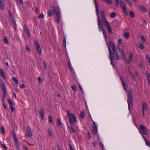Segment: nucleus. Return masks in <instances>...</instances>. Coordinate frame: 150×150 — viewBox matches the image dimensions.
<instances>
[{
	"label": "nucleus",
	"mask_w": 150,
	"mask_h": 150,
	"mask_svg": "<svg viewBox=\"0 0 150 150\" xmlns=\"http://www.w3.org/2000/svg\"><path fill=\"white\" fill-rule=\"evenodd\" d=\"M25 49L26 50V51L28 52H29L30 51V50L28 46H26L25 47Z\"/></svg>",
	"instance_id": "obj_64"
},
{
	"label": "nucleus",
	"mask_w": 150,
	"mask_h": 150,
	"mask_svg": "<svg viewBox=\"0 0 150 150\" xmlns=\"http://www.w3.org/2000/svg\"><path fill=\"white\" fill-rule=\"evenodd\" d=\"M3 107H4V108L5 109H7V107H6V104L5 103H3Z\"/></svg>",
	"instance_id": "obj_63"
},
{
	"label": "nucleus",
	"mask_w": 150,
	"mask_h": 150,
	"mask_svg": "<svg viewBox=\"0 0 150 150\" xmlns=\"http://www.w3.org/2000/svg\"><path fill=\"white\" fill-rule=\"evenodd\" d=\"M10 109H11L12 112H13L15 110V108L12 106H10Z\"/></svg>",
	"instance_id": "obj_58"
},
{
	"label": "nucleus",
	"mask_w": 150,
	"mask_h": 150,
	"mask_svg": "<svg viewBox=\"0 0 150 150\" xmlns=\"http://www.w3.org/2000/svg\"><path fill=\"white\" fill-rule=\"evenodd\" d=\"M44 18V16L43 13H41L38 16V18Z\"/></svg>",
	"instance_id": "obj_46"
},
{
	"label": "nucleus",
	"mask_w": 150,
	"mask_h": 150,
	"mask_svg": "<svg viewBox=\"0 0 150 150\" xmlns=\"http://www.w3.org/2000/svg\"><path fill=\"white\" fill-rule=\"evenodd\" d=\"M53 12L56 13L55 19L57 23H58L60 20V9L58 6H52Z\"/></svg>",
	"instance_id": "obj_3"
},
{
	"label": "nucleus",
	"mask_w": 150,
	"mask_h": 150,
	"mask_svg": "<svg viewBox=\"0 0 150 150\" xmlns=\"http://www.w3.org/2000/svg\"><path fill=\"white\" fill-rule=\"evenodd\" d=\"M15 143L14 145L16 146L17 150H19V144L18 142V140H14Z\"/></svg>",
	"instance_id": "obj_23"
},
{
	"label": "nucleus",
	"mask_w": 150,
	"mask_h": 150,
	"mask_svg": "<svg viewBox=\"0 0 150 150\" xmlns=\"http://www.w3.org/2000/svg\"><path fill=\"white\" fill-rule=\"evenodd\" d=\"M23 28L25 32L29 30L26 25H24L23 26Z\"/></svg>",
	"instance_id": "obj_33"
},
{
	"label": "nucleus",
	"mask_w": 150,
	"mask_h": 150,
	"mask_svg": "<svg viewBox=\"0 0 150 150\" xmlns=\"http://www.w3.org/2000/svg\"><path fill=\"white\" fill-rule=\"evenodd\" d=\"M120 5L122 8V11L126 15H127V11L126 9L125 4L122 1H120Z\"/></svg>",
	"instance_id": "obj_11"
},
{
	"label": "nucleus",
	"mask_w": 150,
	"mask_h": 150,
	"mask_svg": "<svg viewBox=\"0 0 150 150\" xmlns=\"http://www.w3.org/2000/svg\"><path fill=\"white\" fill-rule=\"evenodd\" d=\"M0 129L1 132L3 134H4L5 133V129L4 127L2 126L1 127Z\"/></svg>",
	"instance_id": "obj_30"
},
{
	"label": "nucleus",
	"mask_w": 150,
	"mask_h": 150,
	"mask_svg": "<svg viewBox=\"0 0 150 150\" xmlns=\"http://www.w3.org/2000/svg\"><path fill=\"white\" fill-rule=\"evenodd\" d=\"M119 45L117 46V52H119L120 50H123L122 49H120V44H118Z\"/></svg>",
	"instance_id": "obj_50"
},
{
	"label": "nucleus",
	"mask_w": 150,
	"mask_h": 150,
	"mask_svg": "<svg viewBox=\"0 0 150 150\" xmlns=\"http://www.w3.org/2000/svg\"><path fill=\"white\" fill-rule=\"evenodd\" d=\"M133 58V55L132 53H130L129 54V59L128 61V63H129L131 61H132V59Z\"/></svg>",
	"instance_id": "obj_24"
},
{
	"label": "nucleus",
	"mask_w": 150,
	"mask_h": 150,
	"mask_svg": "<svg viewBox=\"0 0 150 150\" xmlns=\"http://www.w3.org/2000/svg\"><path fill=\"white\" fill-rule=\"evenodd\" d=\"M12 135L14 140H17V139L16 136V134L14 132H13V133Z\"/></svg>",
	"instance_id": "obj_45"
},
{
	"label": "nucleus",
	"mask_w": 150,
	"mask_h": 150,
	"mask_svg": "<svg viewBox=\"0 0 150 150\" xmlns=\"http://www.w3.org/2000/svg\"><path fill=\"white\" fill-rule=\"evenodd\" d=\"M125 56V53L123 50H120L119 52H116L115 57L117 60L124 59Z\"/></svg>",
	"instance_id": "obj_7"
},
{
	"label": "nucleus",
	"mask_w": 150,
	"mask_h": 150,
	"mask_svg": "<svg viewBox=\"0 0 150 150\" xmlns=\"http://www.w3.org/2000/svg\"><path fill=\"white\" fill-rule=\"evenodd\" d=\"M3 40H4V42L5 44H7L8 43V40L7 38L6 37H4V38Z\"/></svg>",
	"instance_id": "obj_36"
},
{
	"label": "nucleus",
	"mask_w": 150,
	"mask_h": 150,
	"mask_svg": "<svg viewBox=\"0 0 150 150\" xmlns=\"http://www.w3.org/2000/svg\"><path fill=\"white\" fill-rule=\"evenodd\" d=\"M116 13L114 12H112L110 15V17L111 18H114L116 16Z\"/></svg>",
	"instance_id": "obj_29"
},
{
	"label": "nucleus",
	"mask_w": 150,
	"mask_h": 150,
	"mask_svg": "<svg viewBox=\"0 0 150 150\" xmlns=\"http://www.w3.org/2000/svg\"><path fill=\"white\" fill-rule=\"evenodd\" d=\"M34 45L35 47L36 48V50L38 53V54H41L42 52L41 48L38 42L35 40L34 41Z\"/></svg>",
	"instance_id": "obj_9"
},
{
	"label": "nucleus",
	"mask_w": 150,
	"mask_h": 150,
	"mask_svg": "<svg viewBox=\"0 0 150 150\" xmlns=\"http://www.w3.org/2000/svg\"><path fill=\"white\" fill-rule=\"evenodd\" d=\"M139 47L141 49H143L144 48V46L143 44L142 43H140L139 44Z\"/></svg>",
	"instance_id": "obj_47"
},
{
	"label": "nucleus",
	"mask_w": 150,
	"mask_h": 150,
	"mask_svg": "<svg viewBox=\"0 0 150 150\" xmlns=\"http://www.w3.org/2000/svg\"><path fill=\"white\" fill-rule=\"evenodd\" d=\"M17 2L21 4H22L23 3V0H17Z\"/></svg>",
	"instance_id": "obj_61"
},
{
	"label": "nucleus",
	"mask_w": 150,
	"mask_h": 150,
	"mask_svg": "<svg viewBox=\"0 0 150 150\" xmlns=\"http://www.w3.org/2000/svg\"><path fill=\"white\" fill-rule=\"evenodd\" d=\"M0 75L4 79L6 78V76L4 74V71L3 69H0Z\"/></svg>",
	"instance_id": "obj_19"
},
{
	"label": "nucleus",
	"mask_w": 150,
	"mask_h": 150,
	"mask_svg": "<svg viewBox=\"0 0 150 150\" xmlns=\"http://www.w3.org/2000/svg\"><path fill=\"white\" fill-rule=\"evenodd\" d=\"M0 9L1 11L4 10V4L2 0H0Z\"/></svg>",
	"instance_id": "obj_20"
},
{
	"label": "nucleus",
	"mask_w": 150,
	"mask_h": 150,
	"mask_svg": "<svg viewBox=\"0 0 150 150\" xmlns=\"http://www.w3.org/2000/svg\"><path fill=\"white\" fill-rule=\"evenodd\" d=\"M48 119H49V122L50 123L52 122V117L51 115L48 116Z\"/></svg>",
	"instance_id": "obj_44"
},
{
	"label": "nucleus",
	"mask_w": 150,
	"mask_h": 150,
	"mask_svg": "<svg viewBox=\"0 0 150 150\" xmlns=\"http://www.w3.org/2000/svg\"><path fill=\"white\" fill-rule=\"evenodd\" d=\"M107 44L108 46V49L109 47L111 49L110 47V46L112 48L113 52L115 53L116 52V47L115 44L112 42V41L110 40L108 43L107 42Z\"/></svg>",
	"instance_id": "obj_10"
},
{
	"label": "nucleus",
	"mask_w": 150,
	"mask_h": 150,
	"mask_svg": "<svg viewBox=\"0 0 150 150\" xmlns=\"http://www.w3.org/2000/svg\"><path fill=\"white\" fill-rule=\"evenodd\" d=\"M92 121H93V129L92 131V133L94 135H95L97 134V127L96 126V123L94 121H93L92 119L91 118Z\"/></svg>",
	"instance_id": "obj_12"
},
{
	"label": "nucleus",
	"mask_w": 150,
	"mask_h": 150,
	"mask_svg": "<svg viewBox=\"0 0 150 150\" xmlns=\"http://www.w3.org/2000/svg\"><path fill=\"white\" fill-rule=\"evenodd\" d=\"M53 11L52 9L49 10L48 11L47 15L48 16L50 17L52 15V13Z\"/></svg>",
	"instance_id": "obj_28"
},
{
	"label": "nucleus",
	"mask_w": 150,
	"mask_h": 150,
	"mask_svg": "<svg viewBox=\"0 0 150 150\" xmlns=\"http://www.w3.org/2000/svg\"><path fill=\"white\" fill-rule=\"evenodd\" d=\"M27 133L26 134V135L28 137L32 136V133L29 127L28 126L27 127Z\"/></svg>",
	"instance_id": "obj_16"
},
{
	"label": "nucleus",
	"mask_w": 150,
	"mask_h": 150,
	"mask_svg": "<svg viewBox=\"0 0 150 150\" xmlns=\"http://www.w3.org/2000/svg\"><path fill=\"white\" fill-rule=\"evenodd\" d=\"M63 47L66 48V40L65 37H64V38L63 40Z\"/></svg>",
	"instance_id": "obj_35"
},
{
	"label": "nucleus",
	"mask_w": 150,
	"mask_h": 150,
	"mask_svg": "<svg viewBox=\"0 0 150 150\" xmlns=\"http://www.w3.org/2000/svg\"><path fill=\"white\" fill-rule=\"evenodd\" d=\"M128 96L127 103L129 110L132 107L133 104V96L132 91L131 90H128L127 92Z\"/></svg>",
	"instance_id": "obj_4"
},
{
	"label": "nucleus",
	"mask_w": 150,
	"mask_h": 150,
	"mask_svg": "<svg viewBox=\"0 0 150 150\" xmlns=\"http://www.w3.org/2000/svg\"><path fill=\"white\" fill-rule=\"evenodd\" d=\"M8 14L12 21L15 20L10 10L8 11Z\"/></svg>",
	"instance_id": "obj_21"
},
{
	"label": "nucleus",
	"mask_w": 150,
	"mask_h": 150,
	"mask_svg": "<svg viewBox=\"0 0 150 150\" xmlns=\"http://www.w3.org/2000/svg\"><path fill=\"white\" fill-rule=\"evenodd\" d=\"M57 125H58L59 126H61L62 125L61 122L60 121V120L59 119H57Z\"/></svg>",
	"instance_id": "obj_41"
},
{
	"label": "nucleus",
	"mask_w": 150,
	"mask_h": 150,
	"mask_svg": "<svg viewBox=\"0 0 150 150\" xmlns=\"http://www.w3.org/2000/svg\"><path fill=\"white\" fill-rule=\"evenodd\" d=\"M0 85L2 88L3 93L2 100L4 102L6 98V95L7 94V91L4 83L3 81L1 79H0Z\"/></svg>",
	"instance_id": "obj_6"
},
{
	"label": "nucleus",
	"mask_w": 150,
	"mask_h": 150,
	"mask_svg": "<svg viewBox=\"0 0 150 150\" xmlns=\"http://www.w3.org/2000/svg\"><path fill=\"white\" fill-rule=\"evenodd\" d=\"M39 71L41 73L42 75H44L45 74L44 70L42 68H41L40 69Z\"/></svg>",
	"instance_id": "obj_43"
},
{
	"label": "nucleus",
	"mask_w": 150,
	"mask_h": 150,
	"mask_svg": "<svg viewBox=\"0 0 150 150\" xmlns=\"http://www.w3.org/2000/svg\"><path fill=\"white\" fill-rule=\"evenodd\" d=\"M39 112L42 119V120H43L44 117V114L42 108L41 107L40 108Z\"/></svg>",
	"instance_id": "obj_15"
},
{
	"label": "nucleus",
	"mask_w": 150,
	"mask_h": 150,
	"mask_svg": "<svg viewBox=\"0 0 150 150\" xmlns=\"http://www.w3.org/2000/svg\"><path fill=\"white\" fill-rule=\"evenodd\" d=\"M94 3L96 8V14L97 16L98 24V28L100 30H104L103 24L102 23V21L100 20L99 16V11L98 8V5L97 2L96 0H94Z\"/></svg>",
	"instance_id": "obj_1"
},
{
	"label": "nucleus",
	"mask_w": 150,
	"mask_h": 150,
	"mask_svg": "<svg viewBox=\"0 0 150 150\" xmlns=\"http://www.w3.org/2000/svg\"><path fill=\"white\" fill-rule=\"evenodd\" d=\"M88 138L89 139H90L91 138V134H90V132H88Z\"/></svg>",
	"instance_id": "obj_62"
},
{
	"label": "nucleus",
	"mask_w": 150,
	"mask_h": 150,
	"mask_svg": "<svg viewBox=\"0 0 150 150\" xmlns=\"http://www.w3.org/2000/svg\"><path fill=\"white\" fill-rule=\"evenodd\" d=\"M108 51L109 54V59L110 61L111 65L113 67H114L115 66V64H114V62H113V60L114 58V54H112L111 49H110L109 47Z\"/></svg>",
	"instance_id": "obj_8"
},
{
	"label": "nucleus",
	"mask_w": 150,
	"mask_h": 150,
	"mask_svg": "<svg viewBox=\"0 0 150 150\" xmlns=\"http://www.w3.org/2000/svg\"><path fill=\"white\" fill-rule=\"evenodd\" d=\"M12 80L15 82L16 84H18V81L17 79L15 77H12Z\"/></svg>",
	"instance_id": "obj_40"
},
{
	"label": "nucleus",
	"mask_w": 150,
	"mask_h": 150,
	"mask_svg": "<svg viewBox=\"0 0 150 150\" xmlns=\"http://www.w3.org/2000/svg\"><path fill=\"white\" fill-rule=\"evenodd\" d=\"M37 79L40 84L41 83H42V80L40 77H38Z\"/></svg>",
	"instance_id": "obj_48"
},
{
	"label": "nucleus",
	"mask_w": 150,
	"mask_h": 150,
	"mask_svg": "<svg viewBox=\"0 0 150 150\" xmlns=\"http://www.w3.org/2000/svg\"><path fill=\"white\" fill-rule=\"evenodd\" d=\"M71 88H72V90L74 91H76L77 89V86L76 85H72L71 86Z\"/></svg>",
	"instance_id": "obj_34"
},
{
	"label": "nucleus",
	"mask_w": 150,
	"mask_h": 150,
	"mask_svg": "<svg viewBox=\"0 0 150 150\" xmlns=\"http://www.w3.org/2000/svg\"><path fill=\"white\" fill-rule=\"evenodd\" d=\"M146 77L149 84L150 85V74L148 73L147 71L146 72Z\"/></svg>",
	"instance_id": "obj_18"
},
{
	"label": "nucleus",
	"mask_w": 150,
	"mask_h": 150,
	"mask_svg": "<svg viewBox=\"0 0 150 150\" xmlns=\"http://www.w3.org/2000/svg\"><path fill=\"white\" fill-rule=\"evenodd\" d=\"M48 132L49 135L51 137H52V134L51 131L50 129H49L48 130Z\"/></svg>",
	"instance_id": "obj_42"
},
{
	"label": "nucleus",
	"mask_w": 150,
	"mask_h": 150,
	"mask_svg": "<svg viewBox=\"0 0 150 150\" xmlns=\"http://www.w3.org/2000/svg\"><path fill=\"white\" fill-rule=\"evenodd\" d=\"M120 79H121L123 88L126 91L127 89V87L126 86L125 83H124L123 80L122 79V77H120Z\"/></svg>",
	"instance_id": "obj_17"
},
{
	"label": "nucleus",
	"mask_w": 150,
	"mask_h": 150,
	"mask_svg": "<svg viewBox=\"0 0 150 150\" xmlns=\"http://www.w3.org/2000/svg\"><path fill=\"white\" fill-rule=\"evenodd\" d=\"M8 101L9 104L11 106H13V102L9 98L8 99Z\"/></svg>",
	"instance_id": "obj_38"
},
{
	"label": "nucleus",
	"mask_w": 150,
	"mask_h": 150,
	"mask_svg": "<svg viewBox=\"0 0 150 150\" xmlns=\"http://www.w3.org/2000/svg\"><path fill=\"white\" fill-rule=\"evenodd\" d=\"M130 74L131 75V76L132 77V79H135V78L134 74L131 72L130 73Z\"/></svg>",
	"instance_id": "obj_54"
},
{
	"label": "nucleus",
	"mask_w": 150,
	"mask_h": 150,
	"mask_svg": "<svg viewBox=\"0 0 150 150\" xmlns=\"http://www.w3.org/2000/svg\"><path fill=\"white\" fill-rule=\"evenodd\" d=\"M100 147L102 148V150H104V145H103V143H100Z\"/></svg>",
	"instance_id": "obj_55"
},
{
	"label": "nucleus",
	"mask_w": 150,
	"mask_h": 150,
	"mask_svg": "<svg viewBox=\"0 0 150 150\" xmlns=\"http://www.w3.org/2000/svg\"><path fill=\"white\" fill-rule=\"evenodd\" d=\"M66 112L68 115V118L70 124L72 125H74L73 122L75 123H76L77 121L75 116L73 114H71L69 110H67Z\"/></svg>",
	"instance_id": "obj_5"
},
{
	"label": "nucleus",
	"mask_w": 150,
	"mask_h": 150,
	"mask_svg": "<svg viewBox=\"0 0 150 150\" xmlns=\"http://www.w3.org/2000/svg\"><path fill=\"white\" fill-rule=\"evenodd\" d=\"M80 116L82 119H83L84 117V112L83 111H82L80 112Z\"/></svg>",
	"instance_id": "obj_37"
},
{
	"label": "nucleus",
	"mask_w": 150,
	"mask_h": 150,
	"mask_svg": "<svg viewBox=\"0 0 150 150\" xmlns=\"http://www.w3.org/2000/svg\"><path fill=\"white\" fill-rule=\"evenodd\" d=\"M68 64H69V69L71 71H72V69L71 65V62H69V63H68Z\"/></svg>",
	"instance_id": "obj_52"
},
{
	"label": "nucleus",
	"mask_w": 150,
	"mask_h": 150,
	"mask_svg": "<svg viewBox=\"0 0 150 150\" xmlns=\"http://www.w3.org/2000/svg\"><path fill=\"white\" fill-rule=\"evenodd\" d=\"M103 1L105 3H106L108 4H112V1L111 0H103Z\"/></svg>",
	"instance_id": "obj_27"
},
{
	"label": "nucleus",
	"mask_w": 150,
	"mask_h": 150,
	"mask_svg": "<svg viewBox=\"0 0 150 150\" xmlns=\"http://www.w3.org/2000/svg\"><path fill=\"white\" fill-rule=\"evenodd\" d=\"M140 38L141 39L142 41L143 42H145L146 41V40L144 38L143 36L140 37Z\"/></svg>",
	"instance_id": "obj_57"
},
{
	"label": "nucleus",
	"mask_w": 150,
	"mask_h": 150,
	"mask_svg": "<svg viewBox=\"0 0 150 150\" xmlns=\"http://www.w3.org/2000/svg\"><path fill=\"white\" fill-rule=\"evenodd\" d=\"M139 8L144 12H146V10L145 7L143 5H140L139 6Z\"/></svg>",
	"instance_id": "obj_31"
},
{
	"label": "nucleus",
	"mask_w": 150,
	"mask_h": 150,
	"mask_svg": "<svg viewBox=\"0 0 150 150\" xmlns=\"http://www.w3.org/2000/svg\"><path fill=\"white\" fill-rule=\"evenodd\" d=\"M139 127L140 129V132L141 134L143 133L146 135L148 134V132L146 128L142 125H140Z\"/></svg>",
	"instance_id": "obj_14"
},
{
	"label": "nucleus",
	"mask_w": 150,
	"mask_h": 150,
	"mask_svg": "<svg viewBox=\"0 0 150 150\" xmlns=\"http://www.w3.org/2000/svg\"><path fill=\"white\" fill-rule=\"evenodd\" d=\"M124 35L126 38L128 39L129 38V33L126 32L124 33Z\"/></svg>",
	"instance_id": "obj_32"
},
{
	"label": "nucleus",
	"mask_w": 150,
	"mask_h": 150,
	"mask_svg": "<svg viewBox=\"0 0 150 150\" xmlns=\"http://www.w3.org/2000/svg\"><path fill=\"white\" fill-rule=\"evenodd\" d=\"M26 32V33L27 35H28V36L30 37V32L29 31V30H28L25 32Z\"/></svg>",
	"instance_id": "obj_49"
},
{
	"label": "nucleus",
	"mask_w": 150,
	"mask_h": 150,
	"mask_svg": "<svg viewBox=\"0 0 150 150\" xmlns=\"http://www.w3.org/2000/svg\"><path fill=\"white\" fill-rule=\"evenodd\" d=\"M122 40L120 38L118 39L117 41L118 44H120L122 42Z\"/></svg>",
	"instance_id": "obj_59"
},
{
	"label": "nucleus",
	"mask_w": 150,
	"mask_h": 150,
	"mask_svg": "<svg viewBox=\"0 0 150 150\" xmlns=\"http://www.w3.org/2000/svg\"><path fill=\"white\" fill-rule=\"evenodd\" d=\"M1 144L2 147L5 149V150H7L6 146L5 144Z\"/></svg>",
	"instance_id": "obj_51"
},
{
	"label": "nucleus",
	"mask_w": 150,
	"mask_h": 150,
	"mask_svg": "<svg viewBox=\"0 0 150 150\" xmlns=\"http://www.w3.org/2000/svg\"><path fill=\"white\" fill-rule=\"evenodd\" d=\"M146 58L147 61L149 62L150 61V57L148 56H146Z\"/></svg>",
	"instance_id": "obj_60"
},
{
	"label": "nucleus",
	"mask_w": 150,
	"mask_h": 150,
	"mask_svg": "<svg viewBox=\"0 0 150 150\" xmlns=\"http://www.w3.org/2000/svg\"><path fill=\"white\" fill-rule=\"evenodd\" d=\"M145 142L146 145L150 147V142L148 141L147 139L145 138Z\"/></svg>",
	"instance_id": "obj_26"
},
{
	"label": "nucleus",
	"mask_w": 150,
	"mask_h": 150,
	"mask_svg": "<svg viewBox=\"0 0 150 150\" xmlns=\"http://www.w3.org/2000/svg\"><path fill=\"white\" fill-rule=\"evenodd\" d=\"M35 11L36 13L37 14H38L39 13V11L38 9V8H37L36 7L35 8Z\"/></svg>",
	"instance_id": "obj_56"
},
{
	"label": "nucleus",
	"mask_w": 150,
	"mask_h": 150,
	"mask_svg": "<svg viewBox=\"0 0 150 150\" xmlns=\"http://www.w3.org/2000/svg\"><path fill=\"white\" fill-rule=\"evenodd\" d=\"M142 111L144 116V111H146L147 110V107L146 104L144 102H143L142 104Z\"/></svg>",
	"instance_id": "obj_13"
},
{
	"label": "nucleus",
	"mask_w": 150,
	"mask_h": 150,
	"mask_svg": "<svg viewBox=\"0 0 150 150\" xmlns=\"http://www.w3.org/2000/svg\"><path fill=\"white\" fill-rule=\"evenodd\" d=\"M129 14L130 16L132 18H134L135 16L134 14L132 11H131L129 12Z\"/></svg>",
	"instance_id": "obj_39"
},
{
	"label": "nucleus",
	"mask_w": 150,
	"mask_h": 150,
	"mask_svg": "<svg viewBox=\"0 0 150 150\" xmlns=\"http://www.w3.org/2000/svg\"><path fill=\"white\" fill-rule=\"evenodd\" d=\"M97 145V143L96 142H93L92 143V146L94 148L96 147Z\"/></svg>",
	"instance_id": "obj_53"
},
{
	"label": "nucleus",
	"mask_w": 150,
	"mask_h": 150,
	"mask_svg": "<svg viewBox=\"0 0 150 150\" xmlns=\"http://www.w3.org/2000/svg\"><path fill=\"white\" fill-rule=\"evenodd\" d=\"M102 31L103 32V34L104 37L105 39V41H106V42L107 43V39H106V38H107L106 32L105 31V30H102Z\"/></svg>",
	"instance_id": "obj_25"
},
{
	"label": "nucleus",
	"mask_w": 150,
	"mask_h": 150,
	"mask_svg": "<svg viewBox=\"0 0 150 150\" xmlns=\"http://www.w3.org/2000/svg\"><path fill=\"white\" fill-rule=\"evenodd\" d=\"M100 13L101 15L102 21L104 23V25L107 28L108 32L110 33H112V28L109 22L106 19V16L105 14L104 11H100Z\"/></svg>",
	"instance_id": "obj_2"
},
{
	"label": "nucleus",
	"mask_w": 150,
	"mask_h": 150,
	"mask_svg": "<svg viewBox=\"0 0 150 150\" xmlns=\"http://www.w3.org/2000/svg\"><path fill=\"white\" fill-rule=\"evenodd\" d=\"M13 24V27L14 29L16 31L17 30V25L15 20L12 21Z\"/></svg>",
	"instance_id": "obj_22"
}]
</instances>
